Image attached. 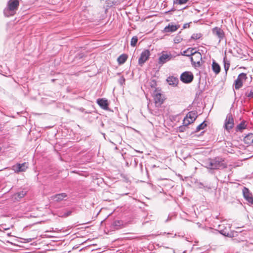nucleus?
Returning a JSON list of instances; mask_svg holds the SVG:
<instances>
[{
  "label": "nucleus",
  "instance_id": "33",
  "mask_svg": "<svg viewBox=\"0 0 253 253\" xmlns=\"http://www.w3.org/2000/svg\"><path fill=\"white\" fill-rule=\"evenodd\" d=\"M125 79L123 77H121L120 79L119 80V83L121 85H123L124 84H125Z\"/></svg>",
  "mask_w": 253,
  "mask_h": 253
},
{
  "label": "nucleus",
  "instance_id": "28",
  "mask_svg": "<svg viewBox=\"0 0 253 253\" xmlns=\"http://www.w3.org/2000/svg\"><path fill=\"white\" fill-rule=\"evenodd\" d=\"M220 233L222 235L227 236V237H231V234L229 232H227V231L225 229L224 230H220L219 231Z\"/></svg>",
  "mask_w": 253,
  "mask_h": 253
},
{
  "label": "nucleus",
  "instance_id": "24",
  "mask_svg": "<svg viewBox=\"0 0 253 253\" xmlns=\"http://www.w3.org/2000/svg\"><path fill=\"white\" fill-rule=\"evenodd\" d=\"M223 61H224V70H225V72H227L230 67V63L228 61L226 60L225 58H224Z\"/></svg>",
  "mask_w": 253,
  "mask_h": 253
},
{
  "label": "nucleus",
  "instance_id": "18",
  "mask_svg": "<svg viewBox=\"0 0 253 253\" xmlns=\"http://www.w3.org/2000/svg\"><path fill=\"white\" fill-rule=\"evenodd\" d=\"M244 141L248 145L253 144V134L249 133L246 135L244 138Z\"/></svg>",
  "mask_w": 253,
  "mask_h": 253
},
{
  "label": "nucleus",
  "instance_id": "19",
  "mask_svg": "<svg viewBox=\"0 0 253 253\" xmlns=\"http://www.w3.org/2000/svg\"><path fill=\"white\" fill-rule=\"evenodd\" d=\"M212 70L215 74H218L220 72V67L219 65L215 61L212 62Z\"/></svg>",
  "mask_w": 253,
  "mask_h": 253
},
{
  "label": "nucleus",
  "instance_id": "26",
  "mask_svg": "<svg viewBox=\"0 0 253 253\" xmlns=\"http://www.w3.org/2000/svg\"><path fill=\"white\" fill-rule=\"evenodd\" d=\"M189 0H173L174 4H185Z\"/></svg>",
  "mask_w": 253,
  "mask_h": 253
},
{
  "label": "nucleus",
  "instance_id": "17",
  "mask_svg": "<svg viewBox=\"0 0 253 253\" xmlns=\"http://www.w3.org/2000/svg\"><path fill=\"white\" fill-rule=\"evenodd\" d=\"M179 27V26L169 24L164 28V32L166 33L173 32L176 31Z\"/></svg>",
  "mask_w": 253,
  "mask_h": 253
},
{
  "label": "nucleus",
  "instance_id": "23",
  "mask_svg": "<svg viewBox=\"0 0 253 253\" xmlns=\"http://www.w3.org/2000/svg\"><path fill=\"white\" fill-rule=\"evenodd\" d=\"M138 41V38L137 36H133L130 41V45L132 47H134L136 46V43Z\"/></svg>",
  "mask_w": 253,
  "mask_h": 253
},
{
  "label": "nucleus",
  "instance_id": "22",
  "mask_svg": "<svg viewBox=\"0 0 253 253\" xmlns=\"http://www.w3.org/2000/svg\"><path fill=\"white\" fill-rule=\"evenodd\" d=\"M246 125L245 124V122H242L239 125H238L236 127V130L238 131H242L243 129L246 128Z\"/></svg>",
  "mask_w": 253,
  "mask_h": 253
},
{
  "label": "nucleus",
  "instance_id": "6",
  "mask_svg": "<svg viewBox=\"0 0 253 253\" xmlns=\"http://www.w3.org/2000/svg\"><path fill=\"white\" fill-rule=\"evenodd\" d=\"M234 125V119L231 114L229 113L227 115L225 122L224 128L228 132L233 128Z\"/></svg>",
  "mask_w": 253,
  "mask_h": 253
},
{
  "label": "nucleus",
  "instance_id": "25",
  "mask_svg": "<svg viewBox=\"0 0 253 253\" xmlns=\"http://www.w3.org/2000/svg\"><path fill=\"white\" fill-rule=\"evenodd\" d=\"M206 126L207 124L205 123V122H203L197 126L196 131H199L200 130L203 129Z\"/></svg>",
  "mask_w": 253,
  "mask_h": 253
},
{
  "label": "nucleus",
  "instance_id": "15",
  "mask_svg": "<svg viewBox=\"0 0 253 253\" xmlns=\"http://www.w3.org/2000/svg\"><path fill=\"white\" fill-rule=\"evenodd\" d=\"M97 103L98 105L103 109L107 110L108 108V103L106 99L104 98H99L97 100Z\"/></svg>",
  "mask_w": 253,
  "mask_h": 253
},
{
  "label": "nucleus",
  "instance_id": "29",
  "mask_svg": "<svg viewBox=\"0 0 253 253\" xmlns=\"http://www.w3.org/2000/svg\"><path fill=\"white\" fill-rule=\"evenodd\" d=\"M188 126V125H186L185 124H183L182 126H180L178 129V131L179 132L184 131Z\"/></svg>",
  "mask_w": 253,
  "mask_h": 253
},
{
  "label": "nucleus",
  "instance_id": "9",
  "mask_svg": "<svg viewBox=\"0 0 253 253\" xmlns=\"http://www.w3.org/2000/svg\"><path fill=\"white\" fill-rule=\"evenodd\" d=\"M172 58V55L170 53L168 54L165 51H163L161 53V55L159 57L158 63L159 65H162L170 61Z\"/></svg>",
  "mask_w": 253,
  "mask_h": 253
},
{
  "label": "nucleus",
  "instance_id": "12",
  "mask_svg": "<svg viewBox=\"0 0 253 253\" xmlns=\"http://www.w3.org/2000/svg\"><path fill=\"white\" fill-rule=\"evenodd\" d=\"M28 164L26 163L17 164L12 167V169L16 172L25 171L28 168Z\"/></svg>",
  "mask_w": 253,
  "mask_h": 253
},
{
  "label": "nucleus",
  "instance_id": "36",
  "mask_svg": "<svg viewBox=\"0 0 253 253\" xmlns=\"http://www.w3.org/2000/svg\"><path fill=\"white\" fill-rule=\"evenodd\" d=\"M187 50H188L189 51L186 52V54H189L191 52H193V51L194 50V49H190V48H189Z\"/></svg>",
  "mask_w": 253,
  "mask_h": 253
},
{
  "label": "nucleus",
  "instance_id": "20",
  "mask_svg": "<svg viewBox=\"0 0 253 253\" xmlns=\"http://www.w3.org/2000/svg\"><path fill=\"white\" fill-rule=\"evenodd\" d=\"M127 58V56L125 54H123L118 57L117 61L119 64H123L126 61Z\"/></svg>",
  "mask_w": 253,
  "mask_h": 253
},
{
  "label": "nucleus",
  "instance_id": "10",
  "mask_svg": "<svg viewBox=\"0 0 253 253\" xmlns=\"http://www.w3.org/2000/svg\"><path fill=\"white\" fill-rule=\"evenodd\" d=\"M150 56V52L148 49H145L143 51L138 59V64L142 66L144 63L148 60Z\"/></svg>",
  "mask_w": 253,
  "mask_h": 253
},
{
  "label": "nucleus",
  "instance_id": "35",
  "mask_svg": "<svg viewBox=\"0 0 253 253\" xmlns=\"http://www.w3.org/2000/svg\"><path fill=\"white\" fill-rule=\"evenodd\" d=\"M190 27V23H185L183 26V29H186Z\"/></svg>",
  "mask_w": 253,
  "mask_h": 253
},
{
  "label": "nucleus",
  "instance_id": "2",
  "mask_svg": "<svg viewBox=\"0 0 253 253\" xmlns=\"http://www.w3.org/2000/svg\"><path fill=\"white\" fill-rule=\"evenodd\" d=\"M19 5L18 0H9L7 4V6L3 10L5 16L9 17L13 16L16 13Z\"/></svg>",
  "mask_w": 253,
  "mask_h": 253
},
{
  "label": "nucleus",
  "instance_id": "37",
  "mask_svg": "<svg viewBox=\"0 0 253 253\" xmlns=\"http://www.w3.org/2000/svg\"><path fill=\"white\" fill-rule=\"evenodd\" d=\"M156 85V83L155 82H153V84L151 85L152 87H155V85Z\"/></svg>",
  "mask_w": 253,
  "mask_h": 253
},
{
  "label": "nucleus",
  "instance_id": "30",
  "mask_svg": "<svg viewBox=\"0 0 253 253\" xmlns=\"http://www.w3.org/2000/svg\"><path fill=\"white\" fill-rule=\"evenodd\" d=\"M72 212V211H65L63 214L62 215H61V216L62 217H66L69 215H70L71 214Z\"/></svg>",
  "mask_w": 253,
  "mask_h": 253
},
{
  "label": "nucleus",
  "instance_id": "5",
  "mask_svg": "<svg viewBox=\"0 0 253 253\" xmlns=\"http://www.w3.org/2000/svg\"><path fill=\"white\" fill-rule=\"evenodd\" d=\"M197 113L196 111H190L186 115L184 118L183 124L189 125L193 123L197 117Z\"/></svg>",
  "mask_w": 253,
  "mask_h": 253
},
{
  "label": "nucleus",
  "instance_id": "7",
  "mask_svg": "<svg viewBox=\"0 0 253 253\" xmlns=\"http://www.w3.org/2000/svg\"><path fill=\"white\" fill-rule=\"evenodd\" d=\"M180 79L182 82L185 84H189L193 81L194 76L192 72L185 71L181 74Z\"/></svg>",
  "mask_w": 253,
  "mask_h": 253
},
{
  "label": "nucleus",
  "instance_id": "31",
  "mask_svg": "<svg viewBox=\"0 0 253 253\" xmlns=\"http://www.w3.org/2000/svg\"><path fill=\"white\" fill-rule=\"evenodd\" d=\"M182 40V38H181L180 36H176L174 39V42L176 43H178L180 42Z\"/></svg>",
  "mask_w": 253,
  "mask_h": 253
},
{
  "label": "nucleus",
  "instance_id": "38",
  "mask_svg": "<svg viewBox=\"0 0 253 253\" xmlns=\"http://www.w3.org/2000/svg\"><path fill=\"white\" fill-rule=\"evenodd\" d=\"M2 130V126L1 125H0V131Z\"/></svg>",
  "mask_w": 253,
  "mask_h": 253
},
{
  "label": "nucleus",
  "instance_id": "4",
  "mask_svg": "<svg viewBox=\"0 0 253 253\" xmlns=\"http://www.w3.org/2000/svg\"><path fill=\"white\" fill-rule=\"evenodd\" d=\"M153 98L156 106L159 107L163 103L164 97L161 92V90L158 88H156L153 92Z\"/></svg>",
  "mask_w": 253,
  "mask_h": 253
},
{
  "label": "nucleus",
  "instance_id": "8",
  "mask_svg": "<svg viewBox=\"0 0 253 253\" xmlns=\"http://www.w3.org/2000/svg\"><path fill=\"white\" fill-rule=\"evenodd\" d=\"M247 79V74L244 73L240 74L237 79L235 81L234 87L236 89H239L243 86V81Z\"/></svg>",
  "mask_w": 253,
  "mask_h": 253
},
{
  "label": "nucleus",
  "instance_id": "16",
  "mask_svg": "<svg viewBox=\"0 0 253 253\" xmlns=\"http://www.w3.org/2000/svg\"><path fill=\"white\" fill-rule=\"evenodd\" d=\"M167 81L170 85L173 86H176L179 83L178 79L174 76L169 77L167 79Z\"/></svg>",
  "mask_w": 253,
  "mask_h": 253
},
{
  "label": "nucleus",
  "instance_id": "32",
  "mask_svg": "<svg viewBox=\"0 0 253 253\" xmlns=\"http://www.w3.org/2000/svg\"><path fill=\"white\" fill-rule=\"evenodd\" d=\"M246 96L249 98H253V89H252L250 92L246 93Z\"/></svg>",
  "mask_w": 253,
  "mask_h": 253
},
{
  "label": "nucleus",
  "instance_id": "34",
  "mask_svg": "<svg viewBox=\"0 0 253 253\" xmlns=\"http://www.w3.org/2000/svg\"><path fill=\"white\" fill-rule=\"evenodd\" d=\"M121 224V221L119 220L115 221L114 222V225L115 226H119Z\"/></svg>",
  "mask_w": 253,
  "mask_h": 253
},
{
  "label": "nucleus",
  "instance_id": "13",
  "mask_svg": "<svg viewBox=\"0 0 253 253\" xmlns=\"http://www.w3.org/2000/svg\"><path fill=\"white\" fill-rule=\"evenodd\" d=\"M212 33L213 35L216 36L219 39V42L222 40L225 36L223 31L220 28L217 27H215L212 29Z\"/></svg>",
  "mask_w": 253,
  "mask_h": 253
},
{
  "label": "nucleus",
  "instance_id": "3",
  "mask_svg": "<svg viewBox=\"0 0 253 253\" xmlns=\"http://www.w3.org/2000/svg\"><path fill=\"white\" fill-rule=\"evenodd\" d=\"M188 51V50H184L182 53V55L187 56H191V61L193 65H194L195 67L201 66V61L202 59V54L198 51H194L193 52H191L189 54H186V52Z\"/></svg>",
  "mask_w": 253,
  "mask_h": 253
},
{
  "label": "nucleus",
  "instance_id": "14",
  "mask_svg": "<svg viewBox=\"0 0 253 253\" xmlns=\"http://www.w3.org/2000/svg\"><path fill=\"white\" fill-rule=\"evenodd\" d=\"M67 197V195L65 193L58 194L53 195L51 197V199L56 202H60L65 199Z\"/></svg>",
  "mask_w": 253,
  "mask_h": 253
},
{
  "label": "nucleus",
  "instance_id": "1",
  "mask_svg": "<svg viewBox=\"0 0 253 253\" xmlns=\"http://www.w3.org/2000/svg\"><path fill=\"white\" fill-rule=\"evenodd\" d=\"M206 167L210 169H218L227 168V164L224 159L219 157L213 159H209L206 163Z\"/></svg>",
  "mask_w": 253,
  "mask_h": 253
},
{
  "label": "nucleus",
  "instance_id": "27",
  "mask_svg": "<svg viewBox=\"0 0 253 253\" xmlns=\"http://www.w3.org/2000/svg\"><path fill=\"white\" fill-rule=\"evenodd\" d=\"M202 36V35L201 33H195L192 35L191 39L193 40H198Z\"/></svg>",
  "mask_w": 253,
  "mask_h": 253
},
{
  "label": "nucleus",
  "instance_id": "11",
  "mask_svg": "<svg viewBox=\"0 0 253 253\" xmlns=\"http://www.w3.org/2000/svg\"><path fill=\"white\" fill-rule=\"evenodd\" d=\"M242 191L245 199L249 203V204L253 205V196L252 194L250 192L249 189L244 187Z\"/></svg>",
  "mask_w": 253,
  "mask_h": 253
},
{
  "label": "nucleus",
  "instance_id": "21",
  "mask_svg": "<svg viewBox=\"0 0 253 253\" xmlns=\"http://www.w3.org/2000/svg\"><path fill=\"white\" fill-rule=\"evenodd\" d=\"M27 191L25 190H22L20 192L16 193L14 196L15 197V199H17V198L21 199L24 197V196L26 194Z\"/></svg>",
  "mask_w": 253,
  "mask_h": 253
}]
</instances>
